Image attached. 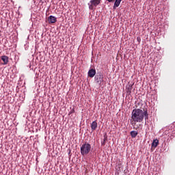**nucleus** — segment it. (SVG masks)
Instances as JSON below:
<instances>
[{
  "label": "nucleus",
  "mask_w": 175,
  "mask_h": 175,
  "mask_svg": "<svg viewBox=\"0 0 175 175\" xmlns=\"http://www.w3.org/2000/svg\"><path fill=\"white\" fill-rule=\"evenodd\" d=\"M132 120L131 122V125H134L136 122H142L143 120L146 121L148 120V111L147 109H135L131 113Z\"/></svg>",
  "instance_id": "f257e3e1"
},
{
  "label": "nucleus",
  "mask_w": 175,
  "mask_h": 175,
  "mask_svg": "<svg viewBox=\"0 0 175 175\" xmlns=\"http://www.w3.org/2000/svg\"><path fill=\"white\" fill-rule=\"evenodd\" d=\"M91 144L89 143L85 142L81 146V154L84 157V155H88L90 152H91L92 150Z\"/></svg>",
  "instance_id": "f03ea898"
},
{
  "label": "nucleus",
  "mask_w": 175,
  "mask_h": 175,
  "mask_svg": "<svg viewBox=\"0 0 175 175\" xmlns=\"http://www.w3.org/2000/svg\"><path fill=\"white\" fill-rule=\"evenodd\" d=\"M103 74L102 73H98L95 76V81L97 83V84H99L100 85L102 83H103Z\"/></svg>",
  "instance_id": "7ed1b4c3"
},
{
  "label": "nucleus",
  "mask_w": 175,
  "mask_h": 175,
  "mask_svg": "<svg viewBox=\"0 0 175 175\" xmlns=\"http://www.w3.org/2000/svg\"><path fill=\"white\" fill-rule=\"evenodd\" d=\"M100 1L102 0H91L90 1L91 5L89 4V8L90 9V10H94V6H98V5L100 3Z\"/></svg>",
  "instance_id": "20e7f679"
},
{
  "label": "nucleus",
  "mask_w": 175,
  "mask_h": 175,
  "mask_svg": "<svg viewBox=\"0 0 175 175\" xmlns=\"http://www.w3.org/2000/svg\"><path fill=\"white\" fill-rule=\"evenodd\" d=\"M49 24H55L57 23V18L53 15H51L48 18Z\"/></svg>",
  "instance_id": "39448f33"
},
{
  "label": "nucleus",
  "mask_w": 175,
  "mask_h": 175,
  "mask_svg": "<svg viewBox=\"0 0 175 175\" xmlns=\"http://www.w3.org/2000/svg\"><path fill=\"white\" fill-rule=\"evenodd\" d=\"M108 1V2H113V1L114 0H107ZM122 0H116L115 3H114V5L113 7V9L116 10L117 9V8H118V6H120V4L121 3V1Z\"/></svg>",
  "instance_id": "423d86ee"
},
{
  "label": "nucleus",
  "mask_w": 175,
  "mask_h": 175,
  "mask_svg": "<svg viewBox=\"0 0 175 175\" xmlns=\"http://www.w3.org/2000/svg\"><path fill=\"white\" fill-rule=\"evenodd\" d=\"M88 75L89 77H91V78L94 77L95 75H96V70L94 68L89 70Z\"/></svg>",
  "instance_id": "0eeeda50"
},
{
  "label": "nucleus",
  "mask_w": 175,
  "mask_h": 175,
  "mask_svg": "<svg viewBox=\"0 0 175 175\" xmlns=\"http://www.w3.org/2000/svg\"><path fill=\"white\" fill-rule=\"evenodd\" d=\"M1 59H2L3 65H8V63L9 62V57L8 56H1Z\"/></svg>",
  "instance_id": "6e6552de"
},
{
  "label": "nucleus",
  "mask_w": 175,
  "mask_h": 175,
  "mask_svg": "<svg viewBox=\"0 0 175 175\" xmlns=\"http://www.w3.org/2000/svg\"><path fill=\"white\" fill-rule=\"evenodd\" d=\"M133 84H129L126 88V93L127 94H131V92H132V89L133 88Z\"/></svg>",
  "instance_id": "1a4fd4ad"
},
{
  "label": "nucleus",
  "mask_w": 175,
  "mask_h": 175,
  "mask_svg": "<svg viewBox=\"0 0 175 175\" xmlns=\"http://www.w3.org/2000/svg\"><path fill=\"white\" fill-rule=\"evenodd\" d=\"M98 128V122L96 121H94L91 124V129L92 131H95Z\"/></svg>",
  "instance_id": "9d476101"
},
{
  "label": "nucleus",
  "mask_w": 175,
  "mask_h": 175,
  "mask_svg": "<svg viewBox=\"0 0 175 175\" xmlns=\"http://www.w3.org/2000/svg\"><path fill=\"white\" fill-rule=\"evenodd\" d=\"M159 143V141L158 139H154L152 143V147L157 148V147H158Z\"/></svg>",
  "instance_id": "9b49d317"
},
{
  "label": "nucleus",
  "mask_w": 175,
  "mask_h": 175,
  "mask_svg": "<svg viewBox=\"0 0 175 175\" xmlns=\"http://www.w3.org/2000/svg\"><path fill=\"white\" fill-rule=\"evenodd\" d=\"M137 131H133L131 132V137H136V136H137Z\"/></svg>",
  "instance_id": "f8f14e48"
},
{
  "label": "nucleus",
  "mask_w": 175,
  "mask_h": 175,
  "mask_svg": "<svg viewBox=\"0 0 175 175\" xmlns=\"http://www.w3.org/2000/svg\"><path fill=\"white\" fill-rule=\"evenodd\" d=\"M106 142H107V137L106 136H105L103 142H101L102 146H106Z\"/></svg>",
  "instance_id": "ddd939ff"
},
{
  "label": "nucleus",
  "mask_w": 175,
  "mask_h": 175,
  "mask_svg": "<svg viewBox=\"0 0 175 175\" xmlns=\"http://www.w3.org/2000/svg\"><path fill=\"white\" fill-rule=\"evenodd\" d=\"M137 40H138V42H140L141 39L139 37H137Z\"/></svg>",
  "instance_id": "4468645a"
}]
</instances>
